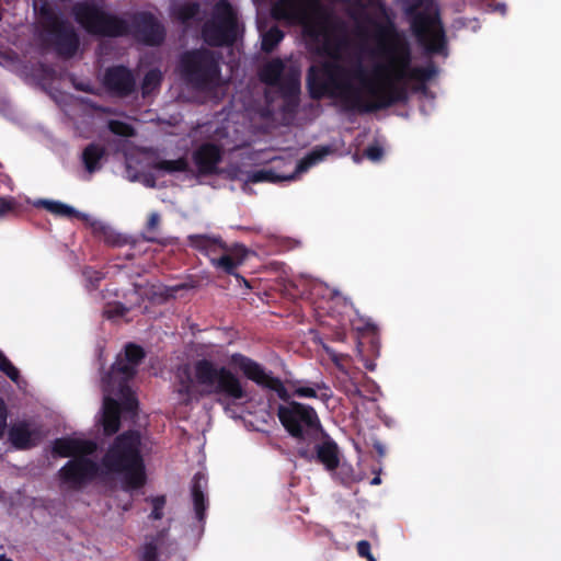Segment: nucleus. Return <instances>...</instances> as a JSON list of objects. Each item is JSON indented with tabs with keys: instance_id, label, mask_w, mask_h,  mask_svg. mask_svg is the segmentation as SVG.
Listing matches in <instances>:
<instances>
[{
	"instance_id": "nucleus-33",
	"label": "nucleus",
	"mask_w": 561,
	"mask_h": 561,
	"mask_svg": "<svg viewBox=\"0 0 561 561\" xmlns=\"http://www.w3.org/2000/svg\"><path fill=\"white\" fill-rule=\"evenodd\" d=\"M201 5L197 2H187L176 8L174 16L182 23L193 20L199 12Z\"/></svg>"
},
{
	"instance_id": "nucleus-14",
	"label": "nucleus",
	"mask_w": 561,
	"mask_h": 561,
	"mask_svg": "<svg viewBox=\"0 0 561 561\" xmlns=\"http://www.w3.org/2000/svg\"><path fill=\"white\" fill-rule=\"evenodd\" d=\"M102 84L111 96L119 99L128 98L137 90L134 72L124 65H114L106 68Z\"/></svg>"
},
{
	"instance_id": "nucleus-28",
	"label": "nucleus",
	"mask_w": 561,
	"mask_h": 561,
	"mask_svg": "<svg viewBox=\"0 0 561 561\" xmlns=\"http://www.w3.org/2000/svg\"><path fill=\"white\" fill-rule=\"evenodd\" d=\"M285 98L297 96L300 91V79L296 71H290L275 87Z\"/></svg>"
},
{
	"instance_id": "nucleus-20",
	"label": "nucleus",
	"mask_w": 561,
	"mask_h": 561,
	"mask_svg": "<svg viewBox=\"0 0 561 561\" xmlns=\"http://www.w3.org/2000/svg\"><path fill=\"white\" fill-rule=\"evenodd\" d=\"M247 255L248 249L244 245L234 244L232 248L228 247V252H222L218 259L213 260V266L228 275L234 276L238 280H242L250 287L248 280L237 272V268L243 264Z\"/></svg>"
},
{
	"instance_id": "nucleus-30",
	"label": "nucleus",
	"mask_w": 561,
	"mask_h": 561,
	"mask_svg": "<svg viewBox=\"0 0 561 561\" xmlns=\"http://www.w3.org/2000/svg\"><path fill=\"white\" fill-rule=\"evenodd\" d=\"M152 169L164 171L167 173H176V172H188L190 164L186 158L181 157L175 160H160L152 163Z\"/></svg>"
},
{
	"instance_id": "nucleus-38",
	"label": "nucleus",
	"mask_w": 561,
	"mask_h": 561,
	"mask_svg": "<svg viewBox=\"0 0 561 561\" xmlns=\"http://www.w3.org/2000/svg\"><path fill=\"white\" fill-rule=\"evenodd\" d=\"M83 275L91 283L93 288H98L99 283L104 278V274L100 271H96L92 267H85L83 271Z\"/></svg>"
},
{
	"instance_id": "nucleus-44",
	"label": "nucleus",
	"mask_w": 561,
	"mask_h": 561,
	"mask_svg": "<svg viewBox=\"0 0 561 561\" xmlns=\"http://www.w3.org/2000/svg\"><path fill=\"white\" fill-rule=\"evenodd\" d=\"M159 222H160L159 214H157V213L150 214L148 222H147V229L149 231L154 230L158 227Z\"/></svg>"
},
{
	"instance_id": "nucleus-47",
	"label": "nucleus",
	"mask_w": 561,
	"mask_h": 561,
	"mask_svg": "<svg viewBox=\"0 0 561 561\" xmlns=\"http://www.w3.org/2000/svg\"><path fill=\"white\" fill-rule=\"evenodd\" d=\"M365 367H366V369H368V370H371V371H373V370L375 369V367H376V364H374V363H371V362H366V363H365Z\"/></svg>"
},
{
	"instance_id": "nucleus-22",
	"label": "nucleus",
	"mask_w": 561,
	"mask_h": 561,
	"mask_svg": "<svg viewBox=\"0 0 561 561\" xmlns=\"http://www.w3.org/2000/svg\"><path fill=\"white\" fill-rule=\"evenodd\" d=\"M0 66L14 72L28 84L35 83L34 66L25 61L12 50H0Z\"/></svg>"
},
{
	"instance_id": "nucleus-18",
	"label": "nucleus",
	"mask_w": 561,
	"mask_h": 561,
	"mask_svg": "<svg viewBox=\"0 0 561 561\" xmlns=\"http://www.w3.org/2000/svg\"><path fill=\"white\" fill-rule=\"evenodd\" d=\"M96 449L98 444L91 439L60 437L53 442V453L62 458L91 456Z\"/></svg>"
},
{
	"instance_id": "nucleus-50",
	"label": "nucleus",
	"mask_w": 561,
	"mask_h": 561,
	"mask_svg": "<svg viewBox=\"0 0 561 561\" xmlns=\"http://www.w3.org/2000/svg\"><path fill=\"white\" fill-rule=\"evenodd\" d=\"M354 394L362 397V391L356 387L354 390Z\"/></svg>"
},
{
	"instance_id": "nucleus-36",
	"label": "nucleus",
	"mask_w": 561,
	"mask_h": 561,
	"mask_svg": "<svg viewBox=\"0 0 561 561\" xmlns=\"http://www.w3.org/2000/svg\"><path fill=\"white\" fill-rule=\"evenodd\" d=\"M146 501H150L152 504V511L149 515L151 519L158 520L163 517V510L167 503V499L164 495H158L153 497H149Z\"/></svg>"
},
{
	"instance_id": "nucleus-35",
	"label": "nucleus",
	"mask_w": 561,
	"mask_h": 561,
	"mask_svg": "<svg viewBox=\"0 0 561 561\" xmlns=\"http://www.w3.org/2000/svg\"><path fill=\"white\" fill-rule=\"evenodd\" d=\"M111 133L122 137H133L135 135L134 127L125 122L112 119L108 122Z\"/></svg>"
},
{
	"instance_id": "nucleus-7",
	"label": "nucleus",
	"mask_w": 561,
	"mask_h": 561,
	"mask_svg": "<svg viewBox=\"0 0 561 561\" xmlns=\"http://www.w3.org/2000/svg\"><path fill=\"white\" fill-rule=\"evenodd\" d=\"M140 446V433L126 431L114 438L101 459L106 472L124 476L127 490H138L146 483V467Z\"/></svg>"
},
{
	"instance_id": "nucleus-11",
	"label": "nucleus",
	"mask_w": 561,
	"mask_h": 561,
	"mask_svg": "<svg viewBox=\"0 0 561 561\" xmlns=\"http://www.w3.org/2000/svg\"><path fill=\"white\" fill-rule=\"evenodd\" d=\"M37 18H41L47 41L55 53L65 59L72 58L80 45L79 35L72 24L46 3L37 9Z\"/></svg>"
},
{
	"instance_id": "nucleus-25",
	"label": "nucleus",
	"mask_w": 561,
	"mask_h": 561,
	"mask_svg": "<svg viewBox=\"0 0 561 561\" xmlns=\"http://www.w3.org/2000/svg\"><path fill=\"white\" fill-rule=\"evenodd\" d=\"M285 64L280 58H273L264 64L259 70L261 82L275 88L284 77Z\"/></svg>"
},
{
	"instance_id": "nucleus-13",
	"label": "nucleus",
	"mask_w": 561,
	"mask_h": 561,
	"mask_svg": "<svg viewBox=\"0 0 561 561\" xmlns=\"http://www.w3.org/2000/svg\"><path fill=\"white\" fill-rule=\"evenodd\" d=\"M100 473V466L89 456L67 461L58 471L60 484L69 490L79 491L91 483Z\"/></svg>"
},
{
	"instance_id": "nucleus-52",
	"label": "nucleus",
	"mask_w": 561,
	"mask_h": 561,
	"mask_svg": "<svg viewBox=\"0 0 561 561\" xmlns=\"http://www.w3.org/2000/svg\"><path fill=\"white\" fill-rule=\"evenodd\" d=\"M165 534V530H162L158 534V538L157 539H161Z\"/></svg>"
},
{
	"instance_id": "nucleus-23",
	"label": "nucleus",
	"mask_w": 561,
	"mask_h": 561,
	"mask_svg": "<svg viewBox=\"0 0 561 561\" xmlns=\"http://www.w3.org/2000/svg\"><path fill=\"white\" fill-rule=\"evenodd\" d=\"M206 486V476L203 472H196L192 479L191 495L195 515L199 522H204L208 508V501L205 495Z\"/></svg>"
},
{
	"instance_id": "nucleus-2",
	"label": "nucleus",
	"mask_w": 561,
	"mask_h": 561,
	"mask_svg": "<svg viewBox=\"0 0 561 561\" xmlns=\"http://www.w3.org/2000/svg\"><path fill=\"white\" fill-rule=\"evenodd\" d=\"M230 364L247 379L263 389L274 391L282 401L286 402L278 405L277 417L298 444L319 442L323 432L316 410L308 404L290 401V394L279 377L274 376L272 371H266L260 363L241 353H233L230 356Z\"/></svg>"
},
{
	"instance_id": "nucleus-21",
	"label": "nucleus",
	"mask_w": 561,
	"mask_h": 561,
	"mask_svg": "<svg viewBox=\"0 0 561 561\" xmlns=\"http://www.w3.org/2000/svg\"><path fill=\"white\" fill-rule=\"evenodd\" d=\"M186 240L187 245L207 256L211 265L221 252H228V245L220 236L190 234Z\"/></svg>"
},
{
	"instance_id": "nucleus-10",
	"label": "nucleus",
	"mask_w": 561,
	"mask_h": 561,
	"mask_svg": "<svg viewBox=\"0 0 561 561\" xmlns=\"http://www.w3.org/2000/svg\"><path fill=\"white\" fill-rule=\"evenodd\" d=\"M145 357L146 352L140 345L127 343L124 354L116 357L110 371L102 378L103 391L119 396L127 411H134L138 408V400L129 386V381L135 377L137 367Z\"/></svg>"
},
{
	"instance_id": "nucleus-19",
	"label": "nucleus",
	"mask_w": 561,
	"mask_h": 561,
	"mask_svg": "<svg viewBox=\"0 0 561 561\" xmlns=\"http://www.w3.org/2000/svg\"><path fill=\"white\" fill-rule=\"evenodd\" d=\"M103 401L102 426L105 435H113L121 427V412L127 410L124 408L123 399L114 393L105 392ZM138 408L128 413L136 414Z\"/></svg>"
},
{
	"instance_id": "nucleus-17",
	"label": "nucleus",
	"mask_w": 561,
	"mask_h": 561,
	"mask_svg": "<svg viewBox=\"0 0 561 561\" xmlns=\"http://www.w3.org/2000/svg\"><path fill=\"white\" fill-rule=\"evenodd\" d=\"M222 148L214 142L202 144L193 152V161L197 171L202 175H213L218 173V164L222 160Z\"/></svg>"
},
{
	"instance_id": "nucleus-1",
	"label": "nucleus",
	"mask_w": 561,
	"mask_h": 561,
	"mask_svg": "<svg viewBox=\"0 0 561 561\" xmlns=\"http://www.w3.org/2000/svg\"><path fill=\"white\" fill-rule=\"evenodd\" d=\"M306 85L310 99L335 100L345 113L371 114L405 103L409 93L403 84L388 83L375 85L366 79L362 62L348 68L337 61H325L321 67L310 66Z\"/></svg>"
},
{
	"instance_id": "nucleus-16",
	"label": "nucleus",
	"mask_w": 561,
	"mask_h": 561,
	"mask_svg": "<svg viewBox=\"0 0 561 561\" xmlns=\"http://www.w3.org/2000/svg\"><path fill=\"white\" fill-rule=\"evenodd\" d=\"M297 454L300 458L307 461L316 459L329 471H333L340 466L337 444L330 438L321 443L316 442L307 444L306 446H300L297 448Z\"/></svg>"
},
{
	"instance_id": "nucleus-9",
	"label": "nucleus",
	"mask_w": 561,
	"mask_h": 561,
	"mask_svg": "<svg viewBox=\"0 0 561 561\" xmlns=\"http://www.w3.org/2000/svg\"><path fill=\"white\" fill-rule=\"evenodd\" d=\"M410 28L417 43L428 55H447L446 32L433 2L415 0L404 9Z\"/></svg>"
},
{
	"instance_id": "nucleus-12",
	"label": "nucleus",
	"mask_w": 561,
	"mask_h": 561,
	"mask_svg": "<svg viewBox=\"0 0 561 561\" xmlns=\"http://www.w3.org/2000/svg\"><path fill=\"white\" fill-rule=\"evenodd\" d=\"M239 35L238 16L227 0H219L210 20L202 26V37L209 47L232 46Z\"/></svg>"
},
{
	"instance_id": "nucleus-24",
	"label": "nucleus",
	"mask_w": 561,
	"mask_h": 561,
	"mask_svg": "<svg viewBox=\"0 0 561 561\" xmlns=\"http://www.w3.org/2000/svg\"><path fill=\"white\" fill-rule=\"evenodd\" d=\"M33 434V423L25 420L13 422L8 432L10 443L18 449L28 448L32 443Z\"/></svg>"
},
{
	"instance_id": "nucleus-37",
	"label": "nucleus",
	"mask_w": 561,
	"mask_h": 561,
	"mask_svg": "<svg viewBox=\"0 0 561 561\" xmlns=\"http://www.w3.org/2000/svg\"><path fill=\"white\" fill-rule=\"evenodd\" d=\"M158 545L156 541L146 542L140 552V561H158Z\"/></svg>"
},
{
	"instance_id": "nucleus-8",
	"label": "nucleus",
	"mask_w": 561,
	"mask_h": 561,
	"mask_svg": "<svg viewBox=\"0 0 561 561\" xmlns=\"http://www.w3.org/2000/svg\"><path fill=\"white\" fill-rule=\"evenodd\" d=\"M221 54L199 47L180 55L178 69L183 82L196 91L208 92L217 89L221 79Z\"/></svg>"
},
{
	"instance_id": "nucleus-29",
	"label": "nucleus",
	"mask_w": 561,
	"mask_h": 561,
	"mask_svg": "<svg viewBox=\"0 0 561 561\" xmlns=\"http://www.w3.org/2000/svg\"><path fill=\"white\" fill-rule=\"evenodd\" d=\"M163 80L162 72L158 68L150 69L144 76L141 81V95L142 98H147L152 92L160 89Z\"/></svg>"
},
{
	"instance_id": "nucleus-6",
	"label": "nucleus",
	"mask_w": 561,
	"mask_h": 561,
	"mask_svg": "<svg viewBox=\"0 0 561 561\" xmlns=\"http://www.w3.org/2000/svg\"><path fill=\"white\" fill-rule=\"evenodd\" d=\"M311 2L314 0H277L272 5V14L277 20L301 24L305 37L317 46L316 53L336 60L345 39L333 34L325 19L309 16L308 7Z\"/></svg>"
},
{
	"instance_id": "nucleus-5",
	"label": "nucleus",
	"mask_w": 561,
	"mask_h": 561,
	"mask_svg": "<svg viewBox=\"0 0 561 561\" xmlns=\"http://www.w3.org/2000/svg\"><path fill=\"white\" fill-rule=\"evenodd\" d=\"M367 22L374 27L373 37L376 45L373 55L385 60V64L375 67V72L385 75L388 83L403 84L408 89L405 81L414 80L425 89V83L437 73L434 62L425 67H412L411 45L390 18L379 22L367 16Z\"/></svg>"
},
{
	"instance_id": "nucleus-4",
	"label": "nucleus",
	"mask_w": 561,
	"mask_h": 561,
	"mask_svg": "<svg viewBox=\"0 0 561 561\" xmlns=\"http://www.w3.org/2000/svg\"><path fill=\"white\" fill-rule=\"evenodd\" d=\"M75 21L90 35L101 37H124L131 34L146 46H160L165 39V27L149 11H137L130 22L105 11L95 0L76 2L71 8Z\"/></svg>"
},
{
	"instance_id": "nucleus-41",
	"label": "nucleus",
	"mask_w": 561,
	"mask_h": 561,
	"mask_svg": "<svg viewBox=\"0 0 561 561\" xmlns=\"http://www.w3.org/2000/svg\"><path fill=\"white\" fill-rule=\"evenodd\" d=\"M8 410L5 402L0 398V438L2 437L7 427Z\"/></svg>"
},
{
	"instance_id": "nucleus-42",
	"label": "nucleus",
	"mask_w": 561,
	"mask_h": 561,
	"mask_svg": "<svg viewBox=\"0 0 561 561\" xmlns=\"http://www.w3.org/2000/svg\"><path fill=\"white\" fill-rule=\"evenodd\" d=\"M356 551H357V554L360 558L370 557L371 551H370V543H369V541H367V540L358 541L357 545H356Z\"/></svg>"
},
{
	"instance_id": "nucleus-48",
	"label": "nucleus",
	"mask_w": 561,
	"mask_h": 561,
	"mask_svg": "<svg viewBox=\"0 0 561 561\" xmlns=\"http://www.w3.org/2000/svg\"><path fill=\"white\" fill-rule=\"evenodd\" d=\"M373 485H378L381 483V479L379 476H376L375 478H373L371 482H370Z\"/></svg>"
},
{
	"instance_id": "nucleus-27",
	"label": "nucleus",
	"mask_w": 561,
	"mask_h": 561,
	"mask_svg": "<svg viewBox=\"0 0 561 561\" xmlns=\"http://www.w3.org/2000/svg\"><path fill=\"white\" fill-rule=\"evenodd\" d=\"M45 208L57 217L80 218L81 214L73 207L58 201L37 199V208Z\"/></svg>"
},
{
	"instance_id": "nucleus-3",
	"label": "nucleus",
	"mask_w": 561,
	"mask_h": 561,
	"mask_svg": "<svg viewBox=\"0 0 561 561\" xmlns=\"http://www.w3.org/2000/svg\"><path fill=\"white\" fill-rule=\"evenodd\" d=\"M175 391L183 404L214 397L225 410L248 398L239 376L230 368L208 358L195 360L193 367L187 364L179 366L175 374Z\"/></svg>"
},
{
	"instance_id": "nucleus-51",
	"label": "nucleus",
	"mask_w": 561,
	"mask_h": 561,
	"mask_svg": "<svg viewBox=\"0 0 561 561\" xmlns=\"http://www.w3.org/2000/svg\"><path fill=\"white\" fill-rule=\"evenodd\" d=\"M367 561H377L373 554L370 557L365 558Z\"/></svg>"
},
{
	"instance_id": "nucleus-26",
	"label": "nucleus",
	"mask_w": 561,
	"mask_h": 561,
	"mask_svg": "<svg viewBox=\"0 0 561 561\" xmlns=\"http://www.w3.org/2000/svg\"><path fill=\"white\" fill-rule=\"evenodd\" d=\"M106 156L104 146L95 142L89 144L82 151V163L84 169L90 173H94L101 169V161Z\"/></svg>"
},
{
	"instance_id": "nucleus-32",
	"label": "nucleus",
	"mask_w": 561,
	"mask_h": 561,
	"mask_svg": "<svg viewBox=\"0 0 561 561\" xmlns=\"http://www.w3.org/2000/svg\"><path fill=\"white\" fill-rule=\"evenodd\" d=\"M283 38L284 32L279 27L273 26L262 35L261 49L270 54L277 47Z\"/></svg>"
},
{
	"instance_id": "nucleus-34",
	"label": "nucleus",
	"mask_w": 561,
	"mask_h": 561,
	"mask_svg": "<svg viewBox=\"0 0 561 561\" xmlns=\"http://www.w3.org/2000/svg\"><path fill=\"white\" fill-rule=\"evenodd\" d=\"M0 370L16 385H20L19 369L11 363L5 354L0 350Z\"/></svg>"
},
{
	"instance_id": "nucleus-46",
	"label": "nucleus",
	"mask_w": 561,
	"mask_h": 561,
	"mask_svg": "<svg viewBox=\"0 0 561 561\" xmlns=\"http://www.w3.org/2000/svg\"><path fill=\"white\" fill-rule=\"evenodd\" d=\"M142 183L147 187L154 188L157 186L156 176L152 173H147L144 175Z\"/></svg>"
},
{
	"instance_id": "nucleus-54",
	"label": "nucleus",
	"mask_w": 561,
	"mask_h": 561,
	"mask_svg": "<svg viewBox=\"0 0 561 561\" xmlns=\"http://www.w3.org/2000/svg\"><path fill=\"white\" fill-rule=\"evenodd\" d=\"M147 240H148V241H151V242H152V241H156V239H154V238H151V237L147 238Z\"/></svg>"
},
{
	"instance_id": "nucleus-49",
	"label": "nucleus",
	"mask_w": 561,
	"mask_h": 561,
	"mask_svg": "<svg viewBox=\"0 0 561 561\" xmlns=\"http://www.w3.org/2000/svg\"><path fill=\"white\" fill-rule=\"evenodd\" d=\"M0 561H13V560L8 558L4 553H1L0 554Z\"/></svg>"
},
{
	"instance_id": "nucleus-53",
	"label": "nucleus",
	"mask_w": 561,
	"mask_h": 561,
	"mask_svg": "<svg viewBox=\"0 0 561 561\" xmlns=\"http://www.w3.org/2000/svg\"><path fill=\"white\" fill-rule=\"evenodd\" d=\"M32 8L35 11V0H32Z\"/></svg>"
},
{
	"instance_id": "nucleus-40",
	"label": "nucleus",
	"mask_w": 561,
	"mask_h": 561,
	"mask_svg": "<svg viewBox=\"0 0 561 561\" xmlns=\"http://www.w3.org/2000/svg\"><path fill=\"white\" fill-rule=\"evenodd\" d=\"M15 202L13 199L0 198V218L14 210Z\"/></svg>"
},
{
	"instance_id": "nucleus-31",
	"label": "nucleus",
	"mask_w": 561,
	"mask_h": 561,
	"mask_svg": "<svg viewBox=\"0 0 561 561\" xmlns=\"http://www.w3.org/2000/svg\"><path fill=\"white\" fill-rule=\"evenodd\" d=\"M325 390L329 391V388L322 383H313V387L309 386H296L294 389V396L299 398H320L322 401H327L331 398V393L323 392L318 394L317 390Z\"/></svg>"
},
{
	"instance_id": "nucleus-15",
	"label": "nucleus",
	"mask_w": 561,
	"mask_h": 561,
	"mask_svg": "<svg viewBox=\"0 0 561 561\" xmlns=\"http://www.w3.org/2000/svg\"><path fill=\"white\" fill-rule=\"evenodd\" d=\"M329 153L328 147H320L309 152L304 159H301L295 170V173L289 175H279L273 169H261L252 171L248 174L247 182L250 183H280L284 181H293L296 178V173L307 171L310 167L321 161Z\"/></svg>"
},
{
	"instance_id": "nucleus-43",
	"label": "nucleus",
	"mask_w": 561,
	"mask_h": 561,
	"mask_svg": "<svg viewBox=\"0 0 561 561\" xmlns=\"http://www.w3.org/2000/svg\"><path fill=\"white\" fill-rule=\"evenodd\" d=\"M127 311L128 309L122 304H117L114 307L106 310L108 318L123 317L127 313Z\"/></svg>"
},
{
	"instance_id": "nucleus-45",
	"label": "nucleus",
	"mask_w": 561,
	"mask_h": 561,
	"mask_svg": "<svg viewBox=\"0 0 561 561\" xmlns=\"http://www.w3.org/2000/svg\"><path fill=\"white\" fill-rule=\"evenodd\" d=\"M103 230H104L105 240H106L107 243H111L113 245H121V244H123L119 236L114 237L112 232L107 233L105 227H103Z\"/></svg>"
},
{
	"instance_id": "nucleus-39",
	"label": "nucleus",
	"mask_w": 561,
	"mask_h": 561,
	"mask_svg": "<svg viewBox=\"0 0 561 561\" xmlns=\"http://www.w3.org/2000/svg\"><path fill=\"white\" fill-rule=\"evenodd\" d=\"M364 154L369 160L377 162L381 160L383 156V149L379 145H370L365 149Z\"/></svg>"
}]
</instances>
